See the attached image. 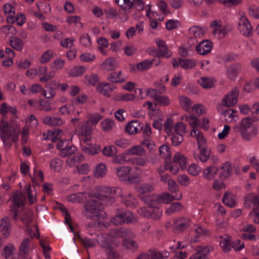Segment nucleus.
<instances>
[{
    "mask_svg": "<svg viewBox=\"0 0 259 259\" xmlns=\"http://www.w3.org/2000/svg\"><path fill=\"white\" fill-rule=\"evenodd\" d=\"M106 253L108 255V259H117L119 257V253L113 248L106 250Z\"/></svg>",
    "mask_w": 259,
    "mask_h": 259,
    "instance_id": "obj_60",
    "label": "nucleus"
},
{
    "mask_svg": "<svg viewBox=\"0 0 259 259\" xmlns=\"http://www.w3.org/2000/svg\"><path fill=\"white\" fill-rule=\"evenodd\" d=\"M152 98L156 101V102L160 105L167 106L169 104L170 101L168 98L165 96H152Z\"/></svg>",
    "mask_w": 259,
    "mask_h": 259,
    "instance_id": "obj_43",
    "label": "nucleus"
},
{
    "mask_svg": "<svg viewBox=\"0 0 259 259\" xmlns=\"http://www.w3.org/2000/svg\"><path fill=\"white\" fill-rule=\"evenodd\" d=\"M168 189L171 193H175L179 191V187L175 181L169 179L168 181Z\"/></svg>",
    "mask_w": 259,
    "mask_h": 259,
    "instance_id": "obj_58",
    "label": "nucleus"
},
{
    "mask_svg": "<svg viewBox=\"0 0 259 259\" xmlns=\"http://www.w3.org/2000/svg\"><path fill=\"white\" fill-rule=\"evenodd\" d=\"M114 124V121L109 119H106L102 122L101 125L103 131H110Z\"/></svg>",
    "mask_w": 259,
    "mask_h": 259,
    "instance_id": "obj_50",
    "label": "nucleus"
},
{
    "mask_svg": "<svg viewBox=\"0 0 259 259\" xmlns=\"http://www.w3.org/2000/svg\"><path fill=\"white\" fill-rule=\"evenodd\" d=\"M200 84L204 88L206 89H210L214 87L212 80L207 77H202L201 78V81Z\"/></svg>",
    "mask_w": 259,
    "mask_h": 259,
    "instance_id": "obj_48",
    "label": "nucleus"
},
{
    "mask_svg": "<svg viewBox=\"0 0 259 259\" xmlns=\"http://www.w3.org/2000/svg\"><path fill=\"white\" fill-rule=\"evenodd\" d=\"M248 130H245L242 133H240L242 138L245 140L249 141L251 140L252 137H255L257 133V128L256 127H253L249 132H247Z\"/></svg>",
    "mask_w": 259,
    "mask_h": 259,
    "instance_id": "obj_37",
    "label": "nucleus"
},
{
    "mask_svg": "<svg viewBox=\"0 0 259 259\" xmlns=\"http://www.w3.org/2000/svg\"><path fill=\"white\" fill-rule=\"evenodd\" d=\"M222 202L230 207H233L236 205L235 200L229 192H226L225 193L222 198Z\"/></svg>",
    "mask_w": 259,
    "mask_h": 259,
    "instance_id": "obj_28",
    "label": "nucleus"
},
{
    "mask_svg": "<svg viewBox=\"0 0 259 259\" xmlns=\"http://www.w3.org/2000/svg\"><path fill=\"white\" fill-rule=\"evenodd\" d=\"M198 149L200 152V155H198L200 160L203 162L207 161L210 156V149H208L207 146L203 147L202 148Z\"/></svg>",
    "mask_w": 259,
    "mask_h": 259,
    "instance_id": "obj_31",
    "label": "nucleus"
},
{
    "mask_svg": "<svg viewBox=\"0 0 259 259\" xmlns=\"http://www.w3.org/2000/svg\"><path fill=\"white\" fill-rule=\"evenodd\" d=\"M30 239L28 238H24L19 247V251L18 254L19 257L25 256L28 254L27 249L28 248Z\"/></svg>",
    "mask_w": 259,
    "mask_h": 259,
    "instance_id": "obj_24",
    "label": "nucleus"
},
{
    "mask_svg": "<svg viewBox=\"0 0 259 259\" xmlns=\"http://www.w3.org/2000/svg\"><path fill=\"white\" fill-rule=\"evenodd\" d=\"M240 65L239 64H235L231 65L227 69V75L232 80H234L237 76L238 72L240 70Z\"/></svg>",
    "mask_w": 259,
    "mask_h": 259,
    "instance_id": "obj_21",
    "label": "nucleus"
},
{
    "mask_svg": "<svg viewBox=\"0 0 259 259\" xmlns=\"http://www.w3.org/2000/svg\"><path fill=\"white\" fill-rule=\"evenodd\" d=\"M182 209V205L180 202H175L167 209L166 213L170 214L175 211H179Z\"/></svg>",
    "mask_w": 259,
    "mask_h": 259,
    "instance_id": "obj_56",
    "label": "nucleus"
},
{
    "mask_svg": "<svg viewBox=\"0 0 259 259\" xmlns=\"http://www.w3.org/2000/svg\"><path fill=\"white\" fill-rule=\"evenodd\" d=\"M220 245L224 251L226 253L231 250V247L233 248L235 251L240 250L244 247L243 243L240 244L239 246H237L235 242H231V239L229 236L223 239L220 242Z\"/></svg>",
    "mask_w": 259,
    "mask_h": 259,
    "instance_id": "obj_7",
    "label": "nucleus"
},
{
    "mask_svg": "<svg viewBox=\"0 0 259 259\" xmlns=\"http://www.w3.org/2000/svg\"><path fill=\"white\" fill-rule=\"evenodd\" d=\"M174 232L179 233L183 232L190 225V221L186 218H182L175 221L174 223Z\"/></svg>",
    "mask_w": 259,
    "mask_h": 259,
    "instance_id": "obj_10",
    "label": "nucleus"
},
{
    "mask_svg": "<svg viewBox=\"0 0 259 259\" xmlns=\"http://www.w3.org/2000/svg\"><path fill=\"white\" fill-rule=\"evenodd\" d=\"M103 154L108 157H114L117 154V150L115 147L112 145L105 146L102 150Z\"/></svg>",
    "mask_w": 259,
    "mask_h": 259,
    "instance_id": "obj_30",
    "label": "nucleus"
},
{
    "mask_svg": "<svg viewBox=\"0 0 259 259\" xmlns=\"http://www.w3.org/2000/svg\"><path fill=\"white\" fill-rule=\"evenodd\" d=\"M159 155L165 159H169L171 155L170 147L165 145L161 146L159 147Z\"/></svg>",
    "mask_w": 259,
    "mask_h": 259,
    "instance_id": "obj_33",
    "label": "nucleus"
},
{
    "mask_svg": "<svg viewBox=\"0 0 259 259\" xmlns=\"http://www.w3.org/2000/svg\"><path fill=\"white\" fill-rule=\"evenodd\" d=\"M16 64L18 68L20 69H25L28 68L31 65V62L28 59H26L24 62L21 61H17Z\"/></svg>",
    "mask_w": 259,
    "mask_h": 259,
    "instance_id": "obj_63",
    "label": "nucleus"
},
{
    "mask_svg": "<svg viewBox=\"0 0 259 259\" xmlns=\"http://www.w3.org/2000/svg\"><path fill=\"white\" fill-rule=\"evenodd\" d=\"M82 193H73L67 197V199L70 202H81L82 201L83 199L82 197Z\"/></svg>",
    "mask_w": 259,
    "mask_h": 259,
    "instance_id": "obj_55",
    "label": "nucleus"
},
{
    "mask_svg": "<svg viewBox=\"0 0 259 259\" xmlns=\"http://www.w3.org/2000/svg\"><path fill=\"white\" fill-rule=\"evenodd\" d=\"M140 199L149 207L155 208L159 203L158 196L155 195H143L139 196Z\"/></svg>",
    "mask_w": 259,
    "mask_h": 259,
    "instance_id": "obj_12",
    "label": "nucleus"
},
{
    "mask_svg": "<svg viewBox=\"0 0 259 259\" xmlns=\"http://www.w3.org/2000/svg\"><path fill=\"white\" fill-rule=\"evenodd\" d=\"M251 119L250 117L243 118L240 125H236L233 127V130L236 133H242L245 130H248L251 126Z\"/></svg>",
    "mask_w": 259,
    "mask_h": 259,
    "instance_id": "obj_13",
    "label": "nucleus"
},
{
    "mask_svg": "<svg viewBox=\"0 0 259 259\" xmlns=\"http://www.w3.org/2000/svg\"><path fill=\"white\" fill-rule=\"evenodd\" d=\"M133 219V214L131 212L122 211L116 214L112 220V223L116 226L121 225L123 224L131 223Z\"/></svg>",
    "mask_w": 259,
    "mask_h": 259,
    "instance_id": "obj_4",
    "label": "nucleus"
},
{
    "mask_svg": "<svg viewBox=\"0 0 259 259\" xmlns=\"http://www.w3.org/2000/svg\"><path fill=\"white\" fill-rule=\"evenodd\" d=\"M107 172L106 166L105 164L101 163L98 164L94 170V176L96 178L103 177Z\"/></svg>",
    "mask_w": 259,
    "mask_h": 259,
    "instance_id": "obj_29",
    "label": "nucleus"
},
{
    "mask_svg": "<svg viewBox=\"0 0 259 259\" xmlns=\"http://www.w3.org/2000/svg\"><path fill=\"white\" fill-rule=\"evenodd\" d=\"M251 202L255 206L259 208V194L255 195L253 193L247 194L244 196V204L246 205L247 202Z\"/></svg>",
    "mask_w": 259,
    "mask_h": 259,
    "instance_id": "obj_20",
    "label": "nucleus"
},
{
    "mask_svg": "<svg viewBox=\"0 0 259 259\" xmlns=\"http://www.w3.org/2000/svg\"><path fill=\"white\" fill-rule=\"evenodd\" d=\"M62 161L58 158H55L50 162V166L55 171L59 172L62 169Z\"/></svg>",
    "mask_w": 259,
    "mask_h": 259,
    "instance_id": "obj_42",
    "label": "nucleus"
},
{
    "mask_svg": "<svg viewBox=\"0 0 259 259\" xmlns=\"http://www.w3.org/2000/svg\"><path fill=\"white\" fill-rule=\"evenodd\" d=\"M178 61L180 66L184 69H191L196 66L195 61L192 59H184L181 58H178Z\"/></svg>",
    "mask_w": 259,
    "mask_h": 259,
    "instance_id": "obj_25",
    "label": "nucleus"
},
{
    "mask_svg": "<svg viewBox=\"0 0 259 259\" xmlns=\"http://www.w3.org/2000/svg\"><path fill=\"white\" fill-rule=\"evenodd\" d=\"M14 250V246L12 244H9L4 247L2 254L6 258L8 259L12 255Z\"/></svg>",
    "mask_w": 259,
    "mask_h": 259,
    "instance_id": "obj_44",
    "label": "nucleus"
},
{
    "mask_svg": "<svg viewBox=\"0 0 259 259\" xmlns=\"http://www.w3.org/2000/svg\"><path fill=\"white\" fill-rule=\"evenodd\" d=\"M127 155H136L138 156H143L145 155L146 151L141 146H135L128 149L126 151Z\"/></svg>",
    "mask_w": 259,
    "mask_h": 259,
    "instance_id": "obj_26",
    "label": "nucleus"
},
{
    "mask_svg": "<svg viewBox=\"0 0 259 259\" xmlns=\"http://www.w3.org/2000/svg\"><path fill=\"white\" fill-rule=\"evenodd\" d=\"M188 171L189 174L192 176H197L199 174L201 170L197 165L192 164L189 167Z\"/></svg>",
    "mask_w": 259,
    "mask_h": 259,
    "instance_id": "obj_61",
    "label": "nucleus"
},
{
    "mask_svg": "<svg viewBox=\"0 0 259 259\" xmlns=\"http://www.w3.org/2000/svg\"><path fill=\"white\" fill-rule=\"evenodd\" d=\"M136 190L140 194L151 192L154 190V187L150 184H144L136 187Z\"/></svg>",
    "mask_w": 259,
    "mask_h": 259,
    "instance_id": "obj_35",
    "label": "nucleus"
},
{
    "mask_svg": "<svg viewBox=\"0 0 259 259\" xmlns=\"http://www.w3.org/2000/svg\"><path fill=\"white\" fill-rule=\"evenodd\" d=\"M24 196L23 193L19 191H16L13 193L12 196V201L13 203V205L11 206L10 211L11 213H13V219L15 221H17L18 219V208L22 206V207L24 206V203L23 202V199Z\"/></svg>",
    "mask_w": 259,
    "mask_h": 259,
    "instance_id": "obj_3",
    "label": "nucleus"
},
{
    "mask_svg": "<svg viewBox=\"0 0 259 259\" xmlns=\"http://www.w3.org/2000/svg\"><path fill=\"white\" fill-rule=\"evenodd\" d=\"M43 122L53 126H60L62 124V121L59 117L46 116L43 118Z\"/></svg>",
    "mask_w": 259,
    "mask_h": 259,
    "instance_id": "obj_23",
    "label": "nucleus"
},
{
    "mask_svg": "<svg viewBox=\"0 0 259 259\" xmlns=\"http://www.w3.org/2000/svg\"><path fill=\"white\" fill-rule=\"evenodd\" d=\"M143 124L137 120L128 122L125 127V132L130 135H134L141 131Z\"/></svg>",
    "mask_w": 259,
    "mask_h": 259,
    "instance_id": "obj_6",
    "label": "nucleus"
},
{
    "mask_svg": "<svg viewBox=\"0 0 259 259\" xmlns=\"http://www.w3.org/2000/svg\"><path fill=\"white\" fill-rule=\"evenodd\" d=\"M115 190L109 187L102 189L96 194H91L84 202L82 214L87 218L98 221L103 205L112 204L115 201Z\"/></svg>",
    "mask_w": 259,
    "mask_h": 259,
    "instance_id": "obj_1",
    "label": "nucleus"
},
{
    "mask_svg": "<svg viewBox=\"0 0 259 259\" xmlns=\"http://www.w3.org/2000/svg\"><path fill=\"white\" fill-rule=\"evenodd\" d=\"M249 14L256 19H259V8L251 6L249 8Z\"/></svg>",
    "mask_w": 259,
    "mask_h": 259,
    "instance_id": "obj_64",
    "label": "nucleus"
},
{
    "mask_svg": "<svg viewBox=\"0 0 259 259\" xmlns=\"http://www.w3.org/2000/svg\"><path fill=\"white\" fill-rule=\"evenodd\" d=\"M80 40L81 43L85 47L90 46L91 45V40L89 34H84L80 36Z\"/></svg>",
    "mask_w": 259,
    "mask_h": 259,
    "instance_id": "obj_62",
    "label": "nucleus"
},
{
    "mask_svg": "<svg viewBox=\"0 0 259 259\" xmlns=\"http://www.w3.org/2000/svg\"><path fill=\"white\" fill-rule=\"evenodd\" d=\"M131 170L130 166H120L116 168V173L120 181H126L127 176Z\"/></svg>",
    "mask_w": 259,
    "mask_h": 259,
    "instance_id": "obj_16",
    "label": "nucleus"
},
{
    "mask_svg": "<svg viewBox=\"0 0 259 259\" xmlns=\"http://www.w3.org/2000/svg\"><path fill=\"white\" fill-rule=\"evenodd\" d=\"M81 135L83 137H90L92 134L93 127L89 124V121L82 123L81 125Z\"/></svg>",
    "mask_w": 259,
    "mask_h": 259,
    "instance_id": "obj_36",
    "label": "nucleus"
},
{
    "mask_svg": "<svg viewBox=\"0 0 259 259\" xmlns=\"http://www.w3.org/2000/svg\"><path fill=\"white\" fill-rule=\"evenodd\" d=\"M173 162L179 164L181 167L185 166L187 163L186 158L183 154L177 153L174 156Z\"/></svg>",
    "mask_w": 259,
    "mask_h": 259,
    "instance_id": "obj_40",
    "label": "nucleus"
},
{
    "mask_svg": "<svg viewBox=\"0 0 259 259\" xmlns=\"http://www.w3.org/2000/svg\"><path fill=\"white\" fill-rule=\"evenodd\" d=\"M109 85V83H101L100 84V85H99L97 88V92L103 94L104 95H105L108 97H110V95L108 93V87Z\"/></svg>",
    "mask_w": 259,
    "mask_h": 259,
    "instance_id": "obj_52",
    "label": "nucleus"
},
{
    "mask_svg": "<svg viewBox=\"0 0 259 259\" xmlns=\"http://www.w3.org/2000/svg\"><path fill=\"white\" fill-rule=\"evenodd\" d=\"M81 150L88 155H93L100 151V146L99 145H95L94 147L90 146V147L82 146Z\"/></svg>",
    "mask_w": 259,
    "mask_h": 259,
    "instance_id": "obj_38",
    "label": "nucleus"
},
{
    "mask_svg": "<svg viewBox=\"0 0 259 259\" xmlns=\"http://www.w3.org/2000/svg\"><path fill=\"white\" fill-rule=\"evenodd\" d=\"M159 53L155 55V57L160 58V57L169 58L171 56V52L168 50L167 47L158 50Z\"/></svg>",
    "mask_w": 259,
    "mask_h": 259,
    "instance_id": "obj_47",
    "label": "nucleus"
},
{
    "mask_svg": "<svg viewBox=\"0 0 259 259\" xmlns=\"http://www.w3.org/2000/svg\"><path fill=\"white\" fill-rule=\"evenodd\" d=\"M239 91L236 88L233 89L230 94L226 95L223 99V106L230 107L234 106L237 102Z\"/></svg>",
    "mask_w": 259,
    "mask_h": 259,
    "instance_id": "obj_5",
    "label": "nucleus"
},
{
    "mask_svg": "<svg viewBox=\"0 0 259 259\" xmlns=\"http://www.w3.org/2000/svg\"><path fill=\"white\" fill-rule=\"evenodd\" d=\"M11 225L8 217H5L1 220L0 230L2 236L4 238L8 237L10 235Z\"/></svg>",
    "mask_w": 259,
    "mask_h": 259,
    "instance_id": "obj_15",
    "label": "nucleus"
},
{
    "mask_svg": "<svg viewBox=\"0 0 259 259\" xmlns=\"http://www.w3.org/2000/svg\"><path fill=\"white\" fill-rule=\"evenodd\" d=\"M39 104L41 106L40 110L50 111L52 110V107L50 106V103L48 101L41 99L39 101Z\"/></svg>",
    "mask_w": 259,
    "mask_h": 259,
    "instance_id": "obj_59",
    "label": "nucleus"
},
{
    "mask_svg": "<svg viewBox=\"0 0 259 259\" xmlns=\"http://www.w3.org/2000/svg\"><path fill=\"white\" fill-rule=\"evenodd\" d=\"M182 197V194H176L173 195L168 193H165L158 196L159 203H170L174 200H180Z\"/></svg>",
    "mask_w": 259,
    "mask_h": 259,
    "instance_id": "obj_11",
    "label": "nucleus"
},
{
    "mask_svg": "<svg viewBox=\"0 0 259 259\" xmlns=\"http://www.w3.org/2000/svg\"><path fill=\"white\" fill-rule=\"evenodd\" d=\"M85 69L83 66H75L70 70L69 75L73 77L81 76L85 71Z\"/></svg>",
    "mask_w": 259,
    "mask_h": 259,
    "instance_id": "obj_41",
    "label": "nucleus"
},
{
    "mask_svg": "<svg viewBox=\"0 0 259 259\" xmlns=\"http://www.w3.org/2000/svg\"><path fill=\"white\" fill-rule=\"evenodd\" d=\"M193 133H195V137H196L197 140V143L198 148H202L203 147L207 146L206 140L204 138L202 132L197 131L195 129H193L191 131V136H193Z\"/></svg>",
    "mask_w": 259,
    "mask_h": 259,
    "instance_id": "obj_17",
    "label": "nucleus"
},
{
    "mask_svg": "<svg viewBox=\"0 0 259 259\" xmlns=\"http://www.w3.org/2000/svg\"><path fill=\"white\" fill-rule=\"evenodd\" d=\"M10 44L15 50L21 51L24 46L23 41L18 37L11 36L10 37Z\"/></svg>",
    "mask_w": 259,
    "mask_h": 259,
    "instance_id": "obj_19",
    "label": "nucleus"
},
{
    "mask_svg": "<svg viewBox=\"0 0 259 259\" xmlns=\"http://www.w3.org/2000/svg\"><path fill=\"white\" fill-rule=\"evenodd\" d=\"M218 171V168L213 166L206 167L203 171L204 177L208 180H211L214 178Z\"/></svg>",
    "mask_w": 259,
    "mask_h": 259,
    "instance_id": "obj_27",
    "label": "nucleus"
},
{
    "mask_svg": "<svg viewBox=\"0 0 259 259\" xmlns=\"http://www.w3.org/2000/svg\"><path fill=\"white\" fill-rule=\"evenodd\" d=\"M154 61V59H152V60H144L137 65V68H138L139 70L141 71H144L150 68V67L152 65Z\"/></svg>",
    "mask_w": 259,
    "mask_h": 259,
    "instance_id": "obj_45",
    "label": "nucleus"
},
{
    "mask_svg": "<svg viewBox=\"0 0 259 259\" xmlns=\"http://www.w3.org/2000/svg\"><path fill=\"white\" fill-rule=\"evenodd\" d=\"M221 169L222 170V171L220 174V177L221 179H226L231 176L232 171V166L230 162L227 161L224 163L221 167Z\"/></svg>",
    "mask_w": 259,
    "mask_h": 259,
    "instance_id": "obj_18",
    "label": "nucleus"
},
{
    "mask_svg": "<svg viewBox=\"0 0 259 259\" xmlns=\"http://www.w3.org/2000/svg\"><path fill=\"white\" fill-rule=\"evenodd\" d=\"M51 134V140L53 142H56L61 139V135L63 134L62 130H54V131H48Z\"/></svg>",
    "mask_w": 259,
    "mask_h": 259,
    "instance_id": "obj_39",
    "label": "nucleus"
},
{
    "mask_svg": "<svg viewBox=\"0 0 259 259\" xmlns=\"http://www.w3.org/2000/svg\"><path fill=\"white\" fill-rule=\"evenodd\" d=\"M186 125L182 122H178L174 126V131L176 134L186 133Z\"/></svg>",
    "mask_w": 259,
    "mask_h": 259,
    "instance_id": "obj_53",
    "label": "nucleus"
},
{
    "mask_svg": "<svg viewBox=\"0 0 259 259\" xmlns=\"http://www.w3.org/2000/svg\"><path fill=\"white\" fill-rule=\"evenodd\" d=\"M126 152L125 153H122L117 155V154L112 158V161L115 163H123L126 161Z\"/></svg>",
    "mask_w": 259,
    "mask_h": 259,
    "instance_id": "obj_51",
    "label": "nucleus"
},
{
    "mask_svg": "<svg viewBox=\"0 0 259 259\" xmlns=\"http://www.w3.org/2000/svg\"><path fill=\"white\" fill-rule=\"evenodd\" d=\"M76 151V147L74 145H72L68 147H66L65 149H63V151H61V153H60V155L63 157H66L69 155L73 154Z\"/></svg>",
    "mask_w": 259,
    "mask_h": 259,
    "instance_id": "obj_49",
    "label": "nucleus"
},
{
    "mask_svg": "<svg viewBox=\"0 0 259 259\" xmlns=\"http://www.w3.org/2000/svg\"><path fill=\"white\" fill-rule=\"evenodd\" d=\"M171 140L172 144L176 146H179L183 141V136L182 134H175L172 135Z\"/></svg>",
    "mask_w": 259,
    "mask_h": 259,
    "instance_id": "obj_54",
    "label": "nucleus"
},
{
    "mask_svg": "<svg viewBox=\"0 0 259 259\" xmlns=\"http://www.w3.org/2000/svg\"><path fill=\"white\" fill-rule=\"evenodd\" d=\"M116 75V73L111 72L108 77V79L113 83H122L125 81L124 79L118 77V76H117Z\"/></svg>",
    "mask_w": 259,
    "mask_h": 259,
    "instance_id": "obj_57",
    "label": "nucleus"
},
{
    "mask_svg": "<svg viewBox=\"0 0 259 259\" xmlns=\"http://www.w3.org/2000/svg\"><path fill=\"white\" fill-rule=\"evenodd\" d=\"M103 66L108 71H111L115 69L117 64L116 60L113 58H109L103 63Z\"/></svg>",
    "mask_w": 259,
    "mask_h": 259,
    "instance_id": "obj_32",
    "label": "nucleus"
},
{
    "mask_svg": "<svg viewBox=\"0 0 259 259\" xmlns=\"http://www.w3.org/2000/svg\"><path fill=\"white\" fill-rule=\"evenodd\" d=\"M0 131L2 134L1 139L4 143L10 138L14 142L18 140L20 131H17L13 125L10 124L8 121H5L3 118L1 119L0 122Z\"/></svg>",
    "mask_w": 259,
    "mask_h": 259,
    "instance_id": "obj_2",
    "label": "nucleus"
},
{
    "mask_svg": "<svg viewBox=\"0 0 259 259\" xmlns=\"http://www.w3.org/2000/svg\"><path fill=\"white\" fill-rule=\"evenodd\" d=\"M60 83H57L55 80H52L47 82L46 84V87L48 89V92L50 93V96H47L46 91L44 89L43 90L44 95L48 99L53 98L56 94L54 90L60 87Z\"/></svg>",
    "mask_w": 259,
    "mask_h": 259,
    "instance_id": "obj_14",
    "label": "nucleus"
},
{
    "mask_svg": "<svg viewBox=\"0 0 259 259\" xmlns=\"http://www.w3.org/2000/svg\"><path fill=\"white\" fill-rule=\"evenodd\" d=\"M205 1L208 4H209L211 3V0ZM218 1L227 7H231L239 5L242 3V0H218Z\"/></svg>",
    "mask_w": 259,
    "mask_h": 259,
    "instance_id": "obj_34",
    "label": "nucleus"
},
{
    "mask_svg": "<svg viewBox=\"0 0 259 259\" xmlns=\"http://www.w3.org/2000/svg\"><path fill=\"white\" fill-rule=\"evenodd\" d=\"M209 252L210 249L208 247H199L197 252L190 257L189 259H204Z\"/></svg>",
    "mask_w": 259,
    "mask_h": 259,
    "instance_id": "obj_22",
    "label": "nucleus"
},
{
    "mask_svg": "<svg viewBox=\"0 0 259 259\" xmlns=\"http://www.w3.org/2000/svg\"><path fill=\"white\" fill-rule=\"evenodd\" d=\"M122 245L128 249H137L138 247V243L135 241L130 239L123 240Z\"/></svg>",
    "mask_w": 259,
    "mask_h": 259,
    "instance_id": "obj_46",
    "label": "nucleus"
},
{
    "mask_svg": "<svg viewBox=\"0 0 259 259\" xmlns=\"http://www.w3.org/2000/svg\"><path fill=\"white\" fill-rule=\"evenodd\" d=\"M238 28L242 34L245 36H250L252 34V28L251 24L248 19L243 15L240 18Z\"/></svg>",
    "mask_w": 259,
    "mask_h": 259,
    "instance_id": "obj_8",
    "label": "nucleus"
},
{
    "mask_svg": "<svg viewBox=\"0 0 259 259\" xmlns=\"http://www.w3.org/2000/svg\"><path fill=\"white\" fill-rule=\"evenodd\" d=\"M212 48V42L208 39H204L196 46V51L199 55H205L210 52Z\"/></svg>",
    "mask_w": 259,
    "mask_h": 259,
    "instance_id": "obj_9",
    "label": "nucleus"
}]
</instances>
